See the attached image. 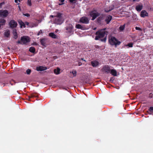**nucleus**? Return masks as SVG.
Returning a JSON list of instances; mask_svg holds the SVG:
<instances>
[{
	"mask_svg": "<svg viewBox=\"0 0 153 153\" xmlns=\"http://www.w3.org/2000/svg\"><path fill=\"white\" fill-rule=\"evenodd\" d=\"M23 15L26 16L27 17H29L30 16V15L29 13H25V14H23Z\"/></svg>",
	"mask_w": 153,
	"mask_h": 153,
	"instance_id": "58836bf2",
	"label": "nucleus"
},
{
	"mask_svg": "<svg viewBox=\"0 0 153 153\" xmlns=\"http://www.w3.org/2000/svg\"><path fill=\"white\" fill-rule=\"evenodd\" d=\"M15 83L13 80H11L10 81V84L12 85H14Z\"/></svg>",
	"mask_w": 153,
	"mask_h": 153,
	"instance_id": "f704fd0d",
	"label": "nucleus"
},
{
	"mask_svg": "<svg viewBox=\"0 0 153 153\" xmlns=\"http://www.w3.org/2000/svg\"><path fill=\"white\" fill-rule=\"evenodd\" d=\"M125 24H124L123 25H121L119 27V29L120 30L122 31L125 28Z\"/></svg>",
	"mask_w": 153,
	"mask_h": 153,
	"instance_id": "c85d7f7f",
	"label": "nucleus"
},
{
	"mask_svg": "<svg viewBox=\"0 0 153 153\" xmlns=\"http://www.w3.org/2000/svg\"><path fill=\"white\" fill-rule=\"evenodd\" d=\"M27 4L30 6H31L32 5V3L31 0H27Z\"/></svg>",
	"mask_w": 153,
	"mask_h": 153,
	"instance_id": "72a5a7b5",
	"label": "nucleus"
},
{
	"mask_svg": "<svg viewBox=\"0 0 153 153\" xmlns=\"http://www.w3.org/2000/svg\"><path fill=\"white\" fill-rule=\"evenodd\" d=\"M49 36L53 39H56L57 38L56 35L53 33H49Z\"/></svg>",
	"mask_w": 153,
	"mask_h": 153,
	"instance_id": "412c9836",
	"label": "nucleus"
},
{
	"mask_svg": "<svg viewBox=\"0 0 153 153\" xmlns=\"http://www.w3.org/2000/svg\"><path fill=\"white\" fill-rule=\"evenodd\" d=\"M140 16L142 17H144L145 16H148V13L145 10H143L141 12Z\"/></svg>",
	"mask_w": 153,
	"mask_h": 153,
	"instance_id": "2eb2a0df",
	"label": "nucleus"
},
{
	"mask_svg": "<svg viewBox=\"0 0 153 153\" xmlns=\"http://www.w3.org/2000/svg\"><path fill=\"white\" fill-rule=\"evenodd\" d=\"M81 60H82L84 61L85 62V60H84L82 58L81 59Z\"/></svg>",
	"mask_w": 153,
	"mask_h": 153,
	"instance_id": "603ef678",
	"label": "nucleus"
},
{
	"mask_svg": "<svg viewBox=\"0 0 153 153\" xmlns=\"http://www.w3.org/2000/svg\"><path fill=\"white\" fill-rule=\"evenodd\" d=\"M50 16L51 17H52L53 18L54 16H53V15H51Z\"/></svg>",
	"mask_w": 153,
	"mask_h": 153,
	"instance_id": "864d4df0",
	"label": "nucleus"
},
{
	"mask_svg": "<svg viewBox=\"0 0 153 153\" xmlns=\"http://www.w3.org/2000/svg\"><path fill=\"white\" fill-rule=\"evenodd\" d=\"M95 47L97 48H99L100 47L98 45H96L95 46Z\"/></svg>",
	"mask_w": 153,
	"mask_h": 153,
	"instance_id": "de8ad7c7",
	"label": "nucleus"
},
{
	"mask_svg": "<svg viewBox=\"0 0 153 153\" xmlns=\"http://www.w3.org/2000/svg\"><path fill=\"white\" fill-rule=\"evenodd\" d=\"M60 69L59 68H57L56 69L54 70V73L56 74H58L60 73Z\"/></svg>",
	"mask_w": 153,
	"mask_h": 153,
	"instance_id": "b1692460",
	"label": "nucleus"
},
{
	"mask_svg": "<svg viewBox=\"0 0 153 153\" xmlns=\"http://www.w3.org/2000/svg\"><path fill=\"white\" fill-rule=\"evenodd\" d=\"M3 84H4L5 85L6 84V83H3Z\"/></svg>",
	"mask_w": 153,
	"mask_h": 153,
	"instance_id": "4d7b16f0",
	"label": "nucleus"
},
{
	"mask_svg": "<svg viewBox=\"0 0 153 153\" xmlns=\"http://www.w3.org/2000/svg\"><path fill=\"white\" fill-rule=\"evenodd\" d=\"M102 42H105L106 40V38H104L103 39H101L100 40Z\"/></svg>",
	"mask_w": 153,
	"mask_h": 153,
	"instance_id": "4c0bfd02",
	"label": "nucleus"
},
{
	"mask_svg": "<svg viewBox=\"0 0 153 153\" xmlns=\"http://www.w3.org/2000/svg\"><path fill=\"white\" fill-rule=\"evenodd\" d=\"M42 33V30H40V31L39 32V33H38L37 34V35H39L40 33Z\"/></svg>",
	"mask_w": 153,
	"mask_h": 153,
	"instance_id": "c03bdc74",
	"label": "nucleus"
},
{
	"mask_svg": "<svg viewBox=\"0 0 153 153\" xmlns=\"http://www.w3.org/2000/svg\"><path fill=\"white\" fill-rule=\"evenodd\" d=\"M20 40L23 44H26L30 42V40L29 37L27 36H23L21 38Z\"/></svg>",
	"mask_w": 153,
	"mask_h": 153,
	"instance_id": "20e7f679",
	"label": "nucleus"
},
{
	"mask_svg": "<svg viewBox=\"0 0 153 153\" xmlns=\"http://www.w3.org/2000/svg\"><path fill=\"white\" fill-rule=\"evenodd\" d=\"M10 33L9 30L7 31L4 33V35L5 36L8 37L9 36Z\"/></svg>",
	"mask_w": 153,
	"mask_h": 153,
	"instance_id": "cd10ccee",
	"label": "nucleus"
},
{
	"mask_svg": "<svg viewBox=\"0 0 153 153\" xmlns=\"http://www.w3.org/2000/svg\"><path fill=\"white\" fill-rule=\"evenodd\" d=\"M105 31L102 30H99L97 31L96 33L97 35L95 38L96 40H99V39L103 37L105 35Z\"/></svg>",
	"mask_w": 153,
	"mask_h": 153,
	"instance_id": "f03ea898",
	"label": "nucleus"
},
{
	"mask_svg": "<svg viewBox=\"0 0 153 153\" xmlns=\"http://www.w3.org/2000/svg\"><path fill=\"white\" fill-rule=\"evenodd\" d=\"M77 28L80 29L81 30L84 29V27L79 24H77Z\"/></svg>",
	"mask_w": 153,
	"mask_h": 153,
	"instance_id": "7c9ffc66",
	"label": "nucleus"
},
{
	"mask_svg": "<svg viewBox=\"0 0 153 153\" xmlns=\"http://www.w3.org/2000/svg\"><path fill=\"white\" fill-rule=\"evenodd\" d=\"M75 27H76V25H75Z\"/></svg>",
	"mask_w": 153,
	"mask_h": 153,
	"instance_id": "5fc2aeb1",
	"label": "nucleus"
},
{
	"mask_svg": "<svg viewBox=\"0 0 153 153\" xmlns=\"http://www.w3.org/2000/svg\"><path fill=\"white\" fill-rule=\"evenodd\" d=\"M89 14L90 16L92 17V20H94L100 15V13L96 10H93L90 12Z\"/></svg>",
	"mask_w": 153,
	"mask_h": 153,
	"instance_id": "7ed1b4c3",
	"label": "nucleus"
},
{
	"mask_svg": "<svg viewBox=\"0 0 153 153\" xmlns=\"http://www.w3.org/2000/svg\"><path fill=\"white\" fill-rule=\"evenodd\" d=\"M133 44L131 42L128 43L127 45H124V46H128L129 47H133Z\"/></svg>",
	"mask_w": 153,
	"mask_h": 153,
	"instance_id": "c756f323",
	"label": "nucleus"
},
{
	"mask_svg": "<svg viewBox=\"0 0 153 153\" xmlns=\"http://www.w3.org/2000/svg\"><path fill=\"white\" fill-rule=\"evenodd\" d=\"M91 64L93 67H96L99 65V63L97 61L94 60L91 61Z\"/></svg>",
	"mask_w": 153,
	"mask_h": 153,
	"instance_id": "4468645a",
	"label": "nucleus"
},
{
	"mask_svg": "<svg viewBox=\"0 0 153 153\" xmlns=\"http://www.w3.org/2000/svg\"><path fill=\"white\" fill-rule=\"evenodd\" d=\"M79 21L80 22L85 24H87L89 23V20L87 17H82L80 19Z\"/></svg>",
	"mask_w": 153,
	"mask_h": 153,
	"instance_id": "9d476101",
	"label": "nucleus"
},
{
	"mask_svg": "<svg viewBox=\"0 0 153 153\" xmlns=\"http://www.w3.org/2000/svg\"><path fill=\"white\" fill-rule=\"evenodd\" d=\"M149 97L150 98H152L153 97V94L152 93H150Z\"/></svg>",
	"mask_w": 153,
	"mask_h": 153,
	"instance_id": "e433bc0d",
	"label": "nucleus"
},
{
	"mask_svg": "<svg viewBox=\"0 0 153 153\" xmlns=\"http://www.w3.org/2000/svg\"><path fill=\"white\" fill-rule=\"evenodd\" d=\"M63 21L62 18H56L53 20V22L56 25H61L63 23Z\"/></svg>",
	"mask_w": 153,
	"mask_h": 153,
	"instance_id": "423d86ee",
	"label": "nucleus"
},
{
	"mask_svg": "<svg viewBox=\"0 0 153 153\" xmlns=\"http://www.w3.org/2000/svg\"><path fill=\"white\" fill-rule=\"evenodd\" d=\"M143 5H137L136 7V9L138 12L140 11L143 8Z\"/></svg>",
	"mask_w": 153,
	"mask_h": 153,
	"instance_id": "6ab92c4d",
	"label": "nucleus"
},
{
	"mask_svg": "<svg viewBox=\"0 0 153 153\" xmlns=\"http://www.w3.org/2000/svg\"><path fill=\"white\" fill-rule=\"evenodd\" d=\"M110 68L108 65H105L102 67V72L108 74L110 71Z\"/></svg>",
	"mask_w": 153,
	"mask_h": 153,
	"instance_id": "1a4fd4ad",
	"label": "nucleus"
},
{
	"mask_svg": "<svg viewBox=\"0 0 153 153\" xmlns=\"http://www.w3.org/2000/svg\"><path fill=\"white\" fill-rule=\"evenodd\" d=\"M6 22V20L3 19H0V23L1 25H5Z\"/></svg>",
	"mask_w": 153,
	"mask_h": 153,
	"instance_id": "393cba45",
	"label": "nucleus"
},
{
	"mask_svg": "<svg viewBox=\"0 0 153 153\" xmlns=\"http://www.w3.org/2000/svg\"><path fill=\"white\" fill-rule=\"evenodd\" d=\"M82 64V63L81 62H79L78 65L79 66L81 65Z\"/></svg>",
	"mask_w": 153,
	"mask_h": 153,
	"instance_id": "a18cd8bd",
	"label": "nucleus"
},
{
	"mask_svg": "<svg viewBox=\"0 0 153 153\" xmlns=\"http://www.w3.org/2000/svg\"><path fill=\"white\" fill-rule=\"evenodd\" d=\"M59 1H60L61 2L63 3L64 1L65 0H59Z\"/></svg>",
	"mask_w": 153,
	"mask_h": 153,
	"instance_id": "09e8293b",
	"label": "nucleus"
},
{
	"mask_svg": "<svg viewBox=\"0 0 153 153\" xmlns=\"http://www.w3.org/2000/svg\"><path fill=\"white\" fill-rule=\"evenodd\" d=\"M4 3V2H2L1 3H0V7H1L2 4H3Z\"/></svg>",
	"mask_w": 153,
	"mask_h": 153,
	"instance_id": "8fccbe9b",
	"label": "nucleus"
},
{
	"mask_svg": "<svg viewBox=\"0 0 153 153\" xmlns=\"http://www.w3.org/2000/svg\"><path fill=\"white\" fill-rule=\"evenodd\" d=\"M18 22L20 25V27L22 28L23 27L25 28L26 27L25 24L21 20H19L18 21Z\"/></svg>",
	"mask_w": 153,
	"mask_h": 153,
	"instance_id": "f3484780",
	"label": "nucleus"
},
{
	"mask_svg": "<svg viewBox=\"0 0 153 153\" xmlns=\"http://www.w3.org/2000/svg\"><path fill=\"white\" fill-rule=\"evenodd\" d=\"M74 76H76V71H74L72 72Z\"/></svg>",
	"mask_w": 153,
	"mask_h": 153,
	"instance_id": "ea45409f",
	"label": "nucleus"
},
{
	"mask_svg": "<svg viewBox=\"0 0 153 153\" xmlns=\"http://www.w3.org/2000/svg\"><path fill=\"white\" fill-rule=\"evenodd\" d=\"M108 42L111 45L114 46L115 47H117L118 45H120L121 43L120 42L114 37H111V38H109Z\"/></svg>",
	"mask_w": 153,
	"mask_h": 153,
	"instance_id": "f257e3e1",
	"label": "nucleus"
},
{
	"mask_svg": "<svg viewBox=\"0 0 153 153\" xmlns=\"http://www.w3.org/2000/svg\"><path fill=\"white\" fill-rule=\"evenodd\" d=\"M149 111L151 112H152L153 111V107H150L149 109Z\"/></svg>",
	"mask_w": 153,
	"mask_h": 153,
	"instance_id": "c9c22d12",
	"label": "nucleus"
},
{
	"mask_svg": "<svg viewBox=\"0 0 153 153\" xmlns=\"http://www.w3.org/2000/svg\"><path fill=\"white\" fill-rule=\"evenodd\" d=\"M31 70L30 69H27L26 71V73L28 75H30L31 73Z\"/></svg>",
	"mask_w": 153,
	"mask_h": 153,
	"instance_id": "2f4dec72",
	"label": "nucleus"
},
{
	"mask_svg": "<svg viewBox=\"0 0 153 153\" xmlns=\"http://www.w3.org/2000/svg\"><path fill=\"white\" fill-rule=\"evenodd\" d=\"M133 1H136V0H133Z\"/></svg>",
	"mask_w": 153,
	"mask_h": 153,
	"instance_id": "6e6d98bb",
	"label": "nucleus"
},
{
	"mask_svg": "<svg viewBox=\"0 0 153 153\" xmlns=\"http://www.w3.org/2000/svg\"><path fill=\"white\" fill-rule=\"evenodd\" d=\"M135 29L136 30H141V29L140 27H135Z\"/></svg>",
	"mask_w": 153,
	"mask_h": 153,
	"instance_id": "a19ab883",
	"label": "nucleus"
},
{
	"mask_svg": "<svg viewBox=\"0 0 153 153\" xmlns=\"http://www.w3.org/2000/svg\"><path fill=\"white\" fill-rule=\"evenodd\" d=\"M46 39L45 38H43L40 39V43L43 46H45L46 43Z\"/></svg>",
	"mask_w": 153,
	"mask_h": 153,
	"instance_id": "5701e85b",
	"label": "nucleus"
},
{
	"mask_svg": "<svg viewBox=\"0 0 153 153\" xmlns=\"http://www.w3.org/2000/svg\"><path fill=\"white\" fill-rule=\"evenodd\" d=\"M17 43L18 44H22V42H21V41H18L17 42Z\"/></svg>",
	"mask_w": 153,
	"mask_h": 153,
	"instance_id": "79ce46f5",
	"label": "nucleus"
},
{
	"mask_svg": "<svg viewBox=\"0 0 153 153\" xmlns=\"http://www.w3.org/2000/svg\"><path fill=\"white\" fill-rule=\"evenodd\" d=\"M65 31L67 33H71L72 30V25L70 24H67L66 26L65 27Z\"/></svg>",
	"mask_w": 153,
	"mask_h": 153,
	"instance_id": "39448f33",
	"label": "nucleus"
},
{
	"mask_svg": "<svg viewBox=\"0 0 153 153\" xmlns=\"http://www.w3.org/2000/svg\"><path fill=\"white\" fill-rule=\"evenodd\" d=\"M18 1H19V2L20 1V0H15V2L16 3H18Z\"/></svg>",
	"mask_w": 153,
	"mask_h": 153,
	"instance_id": "49530a36",
	"label": "nucleus"
},
{
	"mask_svg": "<svg viewBox=\"0 0 153 153\" xmlns=\"http://www.w3.org/2000/svg\"><path fill=\"white\" fill-rule=\"evenodd\" d=\"M104 16L103 15H101L97 19V22L99 24H101L102 21L104 19Z\"/></svg>",
	"mask_w": 153,
	"mask_h": 153,
	"instance_id": "ddd939ff",
	"label": "nucleus"
},
{
	"mask_svg": "<svg viewBox=\"0 0 153 153\" xmlns=\"http://www.w3.org/2000/svg\"><path fill=\"white\" fill-rule=\"evenodd\" d=\"M112 19V16L110 15H108L105 20V21L107 24H108Z\"/></svg>",
	"mask_w": 153,
	"mask_h": 153,
	"instance_id": "dca6fc26",
	"label": "nucleus"
},
{
	"mask_svg": "<svg viewBox=\"0 0 153 153\" xmlns=\"http://www.w3.org/2000/svg\"><path fill=\"white\" fill-rule=\"evenodd\" d=\"M29 51L30 52L32 53H34L35 51V49L34 47H31L30 48Z\"/></svg>",
	"mask_w": 153,
	"mask_h": 153,
	"instance_id": "a878e982",
	"label": "nucleus"
},
{
	"mask_svg": "<svg viewBox=\"0 0 153 153\" xmlns=\"http://www.w3.org/2000/svg\"><path fill=\"white\" fill-rule=\"evenodd\" d=\"M114 6L113 5L109 7L108 8V9L106 8H105V11L106 13H108L109 12L113 10L114 9Z\"/></svg>",
	"mask_w": 153,
	"mask_h": 153,
	"instance_id": "a211bd4d",
	"label": "nucleus"
},
{
	"mask_svg": "<svg viewBox=\"0 0 153 153\" xmlns=\"http://www.w3.org/2000/svg\"><path fill=\"white\" fill-rule=\"evenodd\" d=\"M13 34L14 36V38L15 39H16L18 37V35L16 29H14L13 30Z\"/></svg>",
	"mask_w": 153,
	"mask_h": 153,
	"instance_id": "4be33fe9",
	"label": "nucleus"
},
{
	"mask_svg": "<svg viewBox=\"0 0 153 153\" xmlns=\"http://www.w3.org/2000/svg\"><path fill=\"white\" fill-rule=\"evenodd\" d=\"M9 25L11 28H13L17 26V23L14 20H12L9 22Z\"/></svg>",
	"mask_w": 153,
	"mask_h": 153,
	"instance_id": "6e6552de",
	"label": "nucleus"
},
{
	"mask_svg": "<svg viewBox=\"0 0 153 153\" xmlns=\"http://www.w3.org/2000/svg\"><path fill=\"white\" fill-rule=\"evenodd\" d=\"M76 0H69L70 2L71 3L72 5L75 4V1Z\"/></svg>",
	"mask_w": 153,
	"mask_h": 153,
	"instance_id": "473e14b6",
	"label": "nucleus"
},
{
	"mask_svg": "<svg viewBox=\"0 0 153 153\" xmlns=\"http://www.w3.org/2000/svg\"><path fill=\"white\" fill-rule=\"evenodd\" d=\"M62 15V13H58L57 15L56 16H54V17H56V18H62L61 16Z\"/></svg>",
	"mask_w": 153,
	"mask_h": 153,
	"instance_id": "bb28decb",
	"label": "nucleus"
},
{
	"mask_svg": "<svg viewBox=\"0 0 153 153\" xmlns=\"http://www.w3.org/2000/svg\"><path fill=\"white\" fill-rule=\"evenodd\" d=\"M1 27V24H0V27Z\"/></svg>",
	"mask_w": 153,
	"mask_h": 153,
	"instance_id": "13d9d810",
	"label": "nucleus"
},
{
	"mask_svg": "<svg viewBox=\"0 0 153 153\" xmlns=\"http://www.w3.org/2000/svg\"><path fill=\"white\" fill-rule=\"evenodd\" d=\"M110 73L113 76H116L117 75V72L116 70L113 69L110 70Z\"/></svg>",
	"mask_w": 153,
	"mask_h": 153,
	"instance_id": "aec40b11",
	"label": "nucleus"
},
{
	"mask_svg": "<svg viewBox=\"0 0 153 153\" xmlns=\"http://www.w3.org/2000/svg\"><path fill=\"white\" fill-rule=\"evenodd\" d=\"M39 94L37 93H33L30 94V95L27 96L28 98H27L28 100H30L31 98L34 97H38Z\"/></svg>",
	"mask_w": 153,
	"mask_h": 153,
	"instance_id": "9b49d317",
	"label": "nucleus"
},
{
	"mask_svg": "<svg viewBox=\"0 0 153 153\" xmlns=\"http://www.w3.org/2000/svg\"><path fill=\"white\" fill-rule=\"evenodd\" d=\"M47 67L42 66H39L36 68V70L38 71H42L47 69Z\"/></svg>",
	"mask_w": 153,
	"mask_h": 153,
	"instance_id": "f8f14e48",
	"label": "nucleus"
},
{
	"mask_svg": "<svg viewBox=\"0 0 153 153\" xmlns=\"http://www.w3.org/2000/svg\"><path fill=\"white\" fill-rule=\"evenodd\" d=\"M9 13L8 11L7 10H0V16L4 18L6 17Z\"/></svg>",
	"mask_w": 153,
	"mask_h": 153,
	"instance_id": "0eeeda50",
	"label": "nucleus"
},
{
	"mask_svg": "<svg viewBox=\"0 0 153 153\" xmlns=\"http://www.w3.org/2000/svg\"><path fill=\"white\" fill-rule=\"evenodd\" d=\"M64 4V3H59V5H62V4Z\"/></svg>",
	"mask_w": 153,
	"mask_h": 153,
	"instance_id": "3c124183",
	"label": "nucleus"
},
{
	"mask_svg": "<svg viewBox=\"0 0 153 153\" xmlns=\"http://www.w3.org/2000/svg\"><path fill=\"white\" fill-rule=\"evenodd\" d=\"M25 25H28L29 24V23L27 22H25Z\"/></svg>",
	"mask_w": 153,
	"mask_h": 153,
	"instance_id": "37998d69",
	"label": "nucleus"
}]
</instances>
